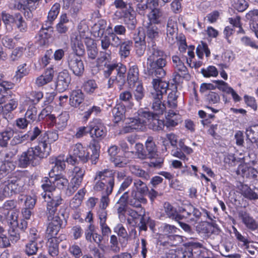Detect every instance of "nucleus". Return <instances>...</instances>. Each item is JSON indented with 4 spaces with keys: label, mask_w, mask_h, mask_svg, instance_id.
Segmentation results:
<instances>
[{
    "label": "nucleus",
    "mask_w": 258,
    "mask_h": 258,
    "mask_svg": "<svg viewBox=\"0 0 258 258\" xmlns=\"http://www.w3.org/2000/svg\"><path fill=\"white\" fill-rule=\"evenodd\" d=\"M147 69L145 73L152 77L163 78L166 75L164 68L167 61L166 54L155 42H150L147 45Z\"/></svg>",
    "instance_id": "1"
},
{
    "label": "nucleus",
    "mask_w": 258,
    "mask_h": 258,
    "mask_svg": "<svg viewBox=\"0 0 258 258\" xmlns=\"http://www.w3.org/2000/svg\"><path fill=\"white\" fill-rule=\"evenodd\" d=\"M38 145L35 147L29 148L27 151L21 154L19 159V165L22 168H26L28 165L33 166L39 165L40 160L47 157L51 151V147L45 140L38 138Z\"/></svg>",
    "instance_id": "2"
},
{
    "label": "nucleus",
    "mask_w": 258,
    "mask_h": 258,
    "mask_svg": "<svg viewBox=\"0 0 258 258\" xmlns=\"http://www.w3.org/2000/svg\"><path fill=\"white\" fill-rule=\"evenodd\" d=\"M90 135L92 138L89 147L91 150V159L92 164H96L100 156L99 142L106 136L107 129L100 119H94L89 123Z\"/></svg>",
    "instance_id": "3"
},
{
    "label": "nucleus",
    "mask_w": 258,
    "mask_h": 258,
    "mask_svg": "<svg viewBox=\"0 0 258 258\" xmlns=\"http://www.w3.org/2000/svg\"><path fill=\"white\" fill-rule=\"evenodd\" d=\"M103 71L105 78H109L108 88H111L116 86L119 90L123 89L126 80V67L121 63H105Z\"/></svg>",
    "instance_id": "4"
},
{
    "label": "nucleus",
    "mask_w": 258,
    "mask_h": 258,
    "mask_svg": "<svg viewBox=\"0 0 258 258\" xmlns=\"http://www.w3.org/2000/svg\"><path fill=\"white\" fill-rule=\"evenodd\" d=\"M94 189L102 193L111 195L115 185V172L108 169L97 171Z\"/></svg>",
    "instance_id": "5"
},
{
    "label": "nucleus",
    "mask_w": 258,
    "mask_h": 258,
    "mask_svg": "<svg viewBox=\"0 0 258 258\" xmlns=\"http://www.w3.org/2000/svg\"><path fill=\"white\" fill-rule=\"evenodd\" d=\"M49 201L47 202L46 214L48 221V226H62L67 225V220L64 216L61 215L62 219L58 216L55 215L58 207L62 204L63 199L61 196L58 195L51 198L48 195Z\"/></svg>",
    "instance_id": "6"
},
{
    "label": "nucleus",
    "mask_w": 258,
    "mask_h": 258,
    "mask_svg": "<svg viewBox=\"0 0 258 258\" xmlns=\"http://www.w3.org/2000/svg\"><path fill=\"white\" fill-rule=\"evenodd\" d=\"M103 24H101L100 23L98 25H96L95 27L98 28L97 31L94 32V35L95 37H100L101 47L102 50L106 51L110 46L113 47H118L120 44L123 42L118 36L107 33V34L104 35V28H101Z\"/></svg>",
    "instance_id": "7"
},
{
    "label": "nucleus",
    "mask_w": 258,
    "mask_h": 258,
    "mask_svg": "<svg viewBox=\"0 0 258 258\" xmlns=\"http://www.w3.org/2000/svg\"><path fill=\"white\" fill-rule=\"evenodd\" d=\"M78 160L83 163H86L89 160L92 162L91 155L86 147L81 143H77L71 147L70 157L67 158V162L71 164H75Z\"/></svg>",
    "instance_id": "8"
},
{
    "label": "nucleus",
    "mask_w": 258,
    "mask_h": 258,
    "mask_svg": "<svg viewBox=\"0 0 258 258\" xmlns=\"http://www.w3.org/2000/svg\"><path fill=\"white\" fill-rule=\"evenodd\" d=\"M172 61L173 68V81L175 84H179L184 79L190 78L187 68L178 56L173 55Z\"/></svg>",
    "instance_id": "9"
},
{
    "label": "nucleus",
    "mask_w": 258,
    "mask_h": 258,
    "mask_svg": "<svg viewBox=\"0 0 258 258\" xmlns=\"http://www.w3.org/2000/svg\"><path fill=\"white\" fill-rule=\"evenodd\" d=\"M146 151H143V145L142 144H136L138 156L139 158L144 159L147 158H155L158 156L157 149L153 138L152 137L148 138L146 142Z\"/></svg>",
    "instance_id": "10"
},
{
    "label": "nucleus",
    "mask_w": 258,
    "mask_h": 258,
    "mask_svg": "<svg viewBox=\"0 0 258 258\" xmlns=\"http://www.w3.org/2000/svg\"><path fill=\"white\" fill-rule=\"evenodd\" d=\"M66 63L69 69L76 76H82L84 72V64L80 57L74 53H68Z\"/></svg>",
    "instance_id": "11"
},
{
    "label": "nucleus",
    "mask_w": 258,
    "mask_h": 258,
    "mask_svg": "<svg viewBox=\"0 0 258 258\" xmlns=\"http://www.w3.org/2000/svg\"><path fill=\"white\" fill-rule=\"evenodd\" d=\"M125 125L122 128L121 134H127L134 132L135 131H139L143 130L145 126V121L138 117H129L125 120Z\"/></svg>",
    "instance_id": "12"
},
{
    "label": "nucleus",
    "mask_w": 258,
    "mask_h": 258,
    "mask_svg": "<svg viewBox=\"0 0 258 258\" xmlns=\"http://www.w3.org/2000/svg\"><path fill=\"white\" fill-rule=\"evenodd\" d=\"M162 78L157 77L153 79L152 84L153 89L151 92V97H163V95L166 94L169 89V83L163 81Z\"/></svg>",
    "instance_id": "13"
},
{
    "label": "nucleus",
    "mask_w": 258,
    "mask_h": 258,
    "mask_svg": "<svg viewBox=\"0 0 258 258\" xmlns=\"http://www.w3.org/2000/svg\"><path fill=\"white\" fill-rule=\"evenodd\" d=\"M25 178L23 172L19 171L13 174V176L8 180L12 192L18 193L23 191Z\"/></svg>",
    "instance_id": "14"
},
{
    "label": "nucleus",
    "mask_w": 258,
    "mask_h": 258,
    "mask_svg": "<svg viewBox=\"0 0 258 258\" xmlns=\"http://www.w3.org/2000/svg\"><path fill=\"white\" fill-rule=\"evenodd\" d=\"M122 195H126V204L134 208H141L142 204H146L147 199L142 195H140L135 190H132L130 195L129 191H125Z\"/></svg>",
    "instance_id": "15"
},
{
    "label": "nucleus",
    "mask_w": 258,
    "mask_h": 258,
    "mask_svg": "<svg viewBox=\"0 0 258 258\" xmlns=\"http://www.w3.org/2000/svg\"><path fill=\"white\" fill-rule=\"evenodd\" d=\"M122 17L128 29L131 30L135 29L137 21L133 4H129L128 9L123 12Z\"/></svg>",
    "instance_id": "16"
},
{
    "label": "nucleus",
    "mask_w": 258,
    "mask_h": 258,
    "mask_svg": "<svg viewBox=\"0 0 258 258\" xmlns=\"http://www.w3.org/2000/svg\"><path fill=\"white\" fill-rule=\"evenodd\" d=\"M126 198V195H122L116 203V205H118L117 208V212L118 218L121 223L124 224H131V219L126 217V206L127 204L125 202Z\"/></svg>",
    "instance_id": "17"
},
{
    "label": "nucleus",
    "mask_w": 258,
    "mask_h": 258,
    "mask_svg": "<svg viewBox=\"0 0 258 258\" xmlns=\"http://www.w3.org/2000/svg\"><path fill=\"white\" fill-rule=\"evenodd\" d=\"M161 31L159 28L153 23H147L144 25V34L147 38V43L155 42L159 38Z\"/></svg>",
    "instance_id": "18"
},
{
    "label": "nucleus",
    "mask_w": 258,
    "mask_h": 258,
    "mask_svg": "<svg viewBox=\"0 0 258 258\" xmlns=\"http://www.w3.org/2000/svg\"><path fill=\"white\" fill-rule=\"evenodd\" d=\"M236 174L249 179L257 180L258 171L254 168L245 164H240L236 170Z\"/></svg>",
    "instance_id": "19"
},
{
    "label": "nucleus",
    "mask_w": 258,
    "mask_h": 258,
    "mask_svg": "<svg viewBox=\"0 0 258 258\" xmlns=\"http://www.w3.org/2000/svg\"><path fill=\"white\" fill-rule=\"evenodd\" d=\"M71 81V77L69 72L66 70H63L57 76L56 89L59 92H63L69 88Z\"/></svg>",
    "instance_id": "20"
},
{
    "label": "nucleus",
    "mask_w": 258,
    "mask_h": 258,
    "mask_svg": "<svg viewBox=\"0 0 258 258\" xmlns=\"http://www.w3.org/2000/svg\"><path fill=\"white\" fill-rule=\"evenodd\" d=\"M177 22L172 18H169L166 27V41L171 45L175 43V38L177 35Z\"/></svg>",
    "instance_id": "21"
},
{
    "label": "nucleus",
    "mask_w": 258,
    "mask_h": 258,
    "mask_svg": "<svg viewBox=\"0 0 258 258\" xmlns=\"http://www.w3.org/2000/svg\"><path fill=\"white\" fill-rule=\"evenodd\" d=\"M48 177H43L41 180V187L45 192L43 196L44 198H45L46 194V192H52L55 190V183L54 182L53 175H52L51 172H49Z\"/></svg>",
    "instance_id": "22"
},
{
    "label": "nucleus",
    "mask_w": 258,
    "mask_h": 258,
    "mask_svg": "<svg viewBox=\"0 0 258 258\" xmlns=\"http://www.w3.org/2000/svg\"><path fill=\"white\" fill-rule=\"evenodd\" d=\"M84 98L85 95L81 90H74L70 96V104L72 107H78L83 103Z\"/></svg>",
    "instance_id": "23"
},
{
    "label": "nucleus",
    "mask_w": 258,
    "mask_h": 258,
    "mask_svg": "<svg viewBox=\"0 0 258 258\" xmlns=\"http://www.w3.org/2000/svg\"><path fill=\"white\" fill-rule=\"evenodd\" d=\"M126 108L122 103L117 104L112 109V112L113 116V122L118 123L125 118Z\"/></svg>",
    "instance_id": "24"
},
{
    "label": "nucleus",
    "mask_w": 258,
    "mask_h": 258,
    "mask_svg": "<svg viewBox=\"0 0 258 258\" xmlns=\"http://www.w3.org/2000/svg\"><path fill=\"white\" fill-rule=\"evenodd\" d=\"M66 161H67V158H65L63 156H59L52 159L51 163L54 165L50 171L51 174L55 172L59 173V172L63 171L66 167Z\"/></svg>",
    "instance_id": "25"
},
{
    "label": "nucleus",
    "mask_w": 258,
    "mask_h": 258,
    "mask_svg": "<svg viewBox=\"0 0 258 258\" xmlns=\"http://www.w3.org/2000/svg\"><path fill=\"white\" fill-rule=\"evenodd\" d=\"M30 71V68L26 63H24L17 67V71L14 77V80L16 83H20L21 79L28 76Z\"/></svg>",
    "instance_id": "26"
},
{
    "label": "nucleus",
    "mask_w": 258,
    "mask_h": 258,
    "mask_svg": "<svg viewBox=\"0 0 258 258\" xmlns=\"http://www.w3.org/2000/svg\"><path fill=\"white\" fill-rule=\"evenodd\" d=\"M158 7H155L153 8L150 7L151 12L148 14L147 17L149 22L148 23H153L155 24H159L161 23V18L163 16V12Z\"/></svg>",
    "instance_id": "27"
},
{
    "label": "nucleus",
    "mask_w": 258,
    "mask_h": 258,
    "mask_svg": "<svg viewBox=\"0 0 258 258\" xmlns=\"http://www.w3.org/2000/svg\"><path fill=\"white\" fill-rule=\"evenodd\" d=\"M71 48L73 52L70 53H74L78 56L81 57L84 55L85 50L84 46L81 40L76 37L71 40Z\"/></svg>",
    "instance_id": "28"
},
{
    "label": "nucleus",
    "mask_w": 258,
    "mask_h": 258,
    "mask_svg": "<svg viewBox=\"0 0 258 258\" xmlns=\"http://www.w3.org/2000/svg\"><path fill=\"white\" fill-rule=\"evenodd\" d=\"M139 71L137 65L131 66L128 70L126 80L128 84L134 85L139 80Z\"/></svg>",
    "instance_id": "29"
},
{
    "label": "nucleus",
    "mask_w": 258,
    "mask_h": 258,
    "mask_svg": "<svg viewBox=\"0 0 258 258\" xmlns=\"http://www.w3.org/2000/svg\"><path fill=\"white\" fill-rule=\"evenodd\" d=\"M164 208L169 217L177 221L180 226H189L187 224L180 222L181 220V215L176 213L173 207L169 203L165 204Z\"/></svg>",
    "instance_id": "30"
},
{
    "label": "nucleus",
    "mask_w": 258,
    "mask_h": 258,
    "mask_svg": "<svg viewBox=\"0 0 258 258\" xmlns=\"http://www.w3.org/2000/svg\"><path fill=\"white\" fill-rule=\"evenodd\" d=\"M245 134L250 144L255 143L258 148V124L247 128Z\"/></svg>",
    "instance_id": "31"
},
{
    "label": "nucleus",
    "mask_w": 258,
    "mask_h": 258,
    "mask_svg": "<svg viewBox=\"0 0 258 258\" xmlns=\"http://www.w3.org/2000/svg\"><path fill=\"white\" fill-rule=\"evenodd\" d=\"M133 47V42L129 40H124L119 46L118 54L121 58H125L130 55L131 50Z\"/></svg>",
    "instance_id": "32"
},
{
    "label": "nucleus",
    "mask_w": 258,
    "mask_h": 258,
    "mask_svg": "<svg viewBox=\"0 0 258 258\" xmlns=\"http://www.w3.org/2000/svg\"><path fill=\"white\" fill-rule=\"evenodd\" d=\"M153 100L152 108L155 115L163 114L166 109V107L161 101L163 97H151Z\"/></svg>",
    "instance_id": "33"
},
{
    "label": "nucleus",
    "mask_w": 258,
    "mask_h": 258,
    "mask_svg": "<svg viewBox=\"0 0 258 258\" xmlns=\"http://www.w3.org/2000/svg\"><path fill=\"white\" fill-rule=\"evenodd\" d=\"M47 247L49 254L52 257H58L59 254V243L57 239L48 240Z\"/></svg>",
    "instance_id": "34"
},
{
    "label": "nucleus",
    "mask_w": 258,
    "mask_h": 258,
    "mask_svg": "<svg viewBox=\"0 0 258 258\" xmlns=\"http://www.w3.org/2000/svg\"><path fill=\"white\" fill-rule=\"evenodd\" d=\"M18 105V101L14 99H12L10 100L8 103L3 106V116L4 118L6 119L11 118L10 113L17 107Z\"/></svg>",
    "instance_id": "35"
},
{
    "label": "nucleus",
    "mask_w": 258,
    "mask_h": 258,
    "mask_svg": "<svg viewBox=\"0 0 258 258\" xmlns=\"http://www.w3.org/2000/svg\"><path fill=\"white\" fill-rule=\"evenodd\" d=\"M241 194L249 200L258 199V194L254 192L246 184H241L240 188Z\"/></svg>",
    "instance_id": "36"
},
{
    "label": "nucleus",
    "mask_w": 258,
    "mask_h": 258,
    "mask_svg": "<svg viewBox=\"0 0 258 258\" xmlns=\"http://www.w3.org/2000/svg\"><path fill=\"white\" fill-rule=\"evenodd\" d=\"M14 131L11 128H7L0 132V147H6L9 141L13 137Z\"/></svg>",
    "instance_id": "37"
},
{
    "label": "nucleus",
    "mask_w": 258,
    "mask_h": 258,
    "mask_svg": "<svg viewBox=\"0 0 258 258\" xmlns=\"http://www.w3.org/2000/svg\"><path fill=\"white\" fill-rule=\"evenodd\" d=\"M54 182L55 183V188H57L60 189L66 188L67 185H69V180L63 175L56 173L53 176Z\"/></svg>",
    "instance_id": "38"
},
{
    "label": "nucleus",
    "mask_w": 258,
    "mask_h": 258,
    "mask_svg": "<svg viewBox=\"0 0 258 258\" xmlns=\"http://www.w3.org/2000/svg\"><path fill=\"white\" fill-rule=\"evenodd\" d=\"M134 186L135 189H133V190H135L136 192L137 191L140 195L145 197V196L148 194L149 190L148 187L146 183L143 181L139 179H135Z\"/></svg>",
    "instance_id": "39"
},
{
    "label": "nucleus",
    "mask_w": 258,
    "mask_h": 258,
    "mask_svg": "<svg viewBox=\"0 0 258 258\" xmlns=\"http://www.w3.org/2000/svg\"><path fill=\"white\" fill-rule=\"evenodd\" d=\"M27 227H9L8 234L10 240L12 242H16L20 238V231H24Z\"/></svg>",
    "instance_id": "40"
},
{
    "label": "nucleus",
    "mask_w": 258,
    "mask_h": 258,
    "mask_svg": "<svg viewBox=\"0 0 258 258\" xmlns=\"http://www.w3.org/2000/svg\"><path fill=\"white\" fill-rule=\"evenodd\" d=\"M185 145L182 140H180L178 143V147L175 150L172 151V155L177 158L184 161H187L188 160L185 154L182 152V149L185 147Z\"/></svg>",
    "instance_id": "41"
},
{
    "label": "nucleus",
    "mask_w": 258,
    "mask_h": 258,
    "mask_svg": "<svg viewBox=\"0 0 258 258\" xmlns=\"http://www.w3.org/2000/svg\"><path fill=\"white\" fill-rule=\"evenodd\" d=\"M165 126L164 121L158 118L157 115H155L149 122V127L154 131H159L163 130Z\"/></svg>",
    "instance_id": "42"
},
{
    "label": "nucleus",
    "mask_w": 258,
    "mask_h": 258,
    "mask_svg": "<svg viewBox=\"0 0 258 258\" xmlns=\"http://www.w3.org/2000/svg\"><path fill=\"white\" fill-rule=\"evenodd\" d=\"M43 140H45L48 145L54 142L58 139V134L57 131L52 130L44 133L40 137Z\"/></svg>",
    "instance_id": "43"
},
{
    "label": "nucleus",
    "mask_w": 258,
    "mask_h": 258,
    "mask_svg": "<svg viewBox=\"0 0 258 258\" xmlns=\"http://www.w3.org/2000/svg\"><path fill=\"white\" fill-rule=\"evenodd\" d=\"M83 88L86 93L91 95L98 89V86L94 80L90 79L84 83Z\"/></svg>",
    "instance_id": "44"
},
{
    "label": "nucleus",
    "mask_w": 258,
    "mask_h": 258,
    "mask_svg": "<svg viewBox=\"0 0 258 258\" xmlns=\"http://www.w3.org/2000/svg\"><path fill=\"white\" fill-rule=\"evenodd\" d=\"M196 53L200 59H202L204 56V53H205L206 57H209L210 55L211 52L208 48V46L206 42L201 41V44H199L196 49Z\"/></svg>",
    "instance_id": "45"
},
{
    "label": "nucleus",
    "mask_w": 258,
    "mask_h": 258,
    "mask_svg": "<svg viewBox=\"0 0 258 258\" xmlns=\"http://www.w3.org/2000/svg\"><path fill=\"white\" fill-rule=\"evenodd\" d=\"M53 32V30L41 28L38 32L36 37L40 41V43L44 44L46 41L51 37Z\"/></svg>",
    "instance_id": "46"
},
{
    "label": "nucleus",
    "mask_w": 258,
    "mask_h": 258,
    "mask_svg": "<svg viewBox=\"0 0 258 258\" xmlns=\"http://www.w3.org/2000/svg\"><path fill=\"white\" fill-rule=\"evenodd\" d=\"M25 117L31 122L37 121V109L34 105H30L28 107L25 114Z\"/></svg>",
    "instance_id": "47"
},
{
    "label": "nucleus",
    "mask_w": 258,
    "mask_h": 258,
    "mask_svg": "<svg viewBox=\"0 0 258 258\" xmlns=\"http://www.w3.org/2000/svg\"><path fill=\"white\" fill-rule=\"evenodd\" d=\"M145 91L142 83H139L133 91V95L135 99L139 103L141 104V101L145 97Z\"/></svg>",
    "instance_id": "48"
},
{
    "label": "nucleus",
    "mask_w": 258,
    "mask_h": 258,
    "mask_svg": "<svg viewBox=\"0 0 258 258\" xmlns=\"http://www.w3.org/2000/svg\"><path fill=\"white\" fill-rule=\"evenodd\" d=\"M232 7L237 11L242 12L248 6L247 2L245 0H230Z\"/></svg>",
    "instance_id": "49"
},
{
    "label": "nucleus",
    "mask_w": 258,
    "mask_h": 258,
    "mask_svg": "<svg viewBox=\"0 0 258 258\" xmlns=\"http://www.w3.org/2000/svg\"><path fill=\"white\" fill-rule=\"evenodd\" d=\"M87 51L88 58L95 59L98 54V50L96 44L93 41H90L87 44Z\"/></svg>",
    "instance_id": "50"
},
{
    "label": "nucleus",
    "mask_w": 258,
    "mask_h": 258,
    "mask_svg": "<svg viewBox=\"0 0 258 258\" xmlns=\"http://www.w3.org/2000/svg\"><path fill=\"white\" fill-rule=\"evenodd\" d=\"M238 216L246 226H256L255 220L246 212L239 211Z\"/></svg>",
    "instance_id": "51"
},
{
    "label": "nucleus",
    "mask_w": 258,
    "mask_h": 258,
    "mask_svg": "<svg viewBox=\"0 0 258 258\" xmlns=\"http://www.w3.org/2000/svg\"><path fill=\"white\" fill-rule=\"evenodd\" d=\"M178 92L176 89L169 93L167 97V103L169 107L175 108L177 106Z\"/></svg>",
    "instance_id": "52"
},
{
    "label": "nucleus",
    "mask_w": 258,
    "mask_h": 258,
    "mask_svg": "<svg viewBox=\"0 0 258 258\" xmlns=\"http://www.w3.org/2000/svg\"><path fill=\"white\" fill-rule=\"evenodd\" d=\"M246 18L249 20L250 27H257L258 26V10L249 11L246 15Z\"/></svg>",
    "instance_id": "53"
},
{
    "label": "nucleus",
    "mask_w": 258,
    "mask_h": 258,
    "mask_svg": "<svg viewBox=\"0 0 258 258\" xmlns=\"http://www.w3.org/2000/svg\"><path fill=\"white\" fill-rule=\"evenodd\" d=\"M131 172L137 176L143 178L145 180H148L150 177L149 174L139 166L131 165L130 167Z\"/></svg>",
    "instance_id": "54"
},
{
    "label": "nucleus",
    "mask_w": 258,
    "mask_h": 258,
    "mask_svg": "<svg viewBox=\"0 0 258 258\" xmlns=\"http://www.w3.org/2000/svg\"><path fill=\"white\" fill-rule=\"evenodd\" d=\"M201 73L204 77L210 78L211 77H217L218 75V71L217 68L213 66H210L207 68H203L201 70Z\"/></svg>",
    "instance_id": "55"
},
{
    "label": "nucleus",
    "mask_w": 258,
    "mask_h": 258,
    "mask_svg": "<svg viewBox=\"0 0 258 258\" xmlns=\"http://www.w3.org/2000/svg\"><path fill=\"white\" fill-rule=\"evenodd\" d=\"M133 181V178L130 176L126 177L124 180L121 182L119 187V189L116 193V196L121 194L122 192H124L125 190L128 188L132 184Z\"/></svg>",
    "instance_id": "56"
},
{
    "label": "nucleus",
    "mask_w": 258,
    "mask_h": 258,
    "mask_svg": "<svg viewBox=\"0 0 258 258\" xmlns=\"http://www.w3.org/2000/svg\"><path fill=\"white\" fill-rule=\"evenodd\" d=\"M60 227H47L45 231V238L48 240L57 239L56 236L59 231Z\"/></svg>",
    "instance_id": "57"
},
{
    "label": "nucleus",
    "mask_w": 258,
    "mask_h": 258,
    "mask_svg": "<svg viewBox=\"0 0 258 258\" xmlns=\"http://www.w3.org/2000/svg\"><path fill=\"white\" fill-rule=\"evenodd\" d=\"M37 250V244L35 241L30 240L25 246V252L28 255L36 254Z\"/></svg>",
    "instance_id": "58"
},
{
    "label": "nucleus",
    "mask_w": 258,
    "mask_h": 258,
    "mask_svg": "<svg viewBox=\"0 0 258 258\" xmlns=\"http://www.w3.org/2000/svg\"><path fill=\"white\" fill-rule=\"evenodd\" d=\"M138 113L139 119L142 118L145 121V125L147 123V121L149 122L155 116L153 112L143 109L139 110Z\"/></svg>",
    "instance_id": "59"
},
{
    "label": "nucleus",
    "mask_w": 258,
    "mask_h": 258,
    "mask_svg": "<svg viewBox=\"0 0 258 258\" xmlns=\"http://www.w3.org/2000/svg\"><path fill=\"white\" fill-rule=\"evenodd\" d=\"M232 227L235 236L238 241V245L240 247H242L243 246H245L246 244H247L248 242L249 241L248 239L245 236L242 235L239 231H238L235 227Z\"/></svg>",
    "instance_id": "60"
},
{
    "label": "nucleus",
    "mask_w": 258,
    "mask_h": 258,
    "mask_svg": "<svg viewBox=\"0 0 258 258\" xmlns=\"http://www.w3.org/2000/svg\"><path fill=\"white\" fill-rule=\"evenodd\" d=\"M101 111V108L99 106L94 105L91 106L83 113V119L84 121H87L92 114L97 115L100 113Z\"/></svg>",
    "instance_id": "61"
},
{
    "label": "nucleus",
    "mask_w": 258,
    "mask_h": 258,
    "mask_svg": "<svg viewBox=\"0 0 258 258\" xmlns=\"http://www.w3.org/2000/svg\"><path fill=\"white\" fill-rule=\"evenodd\" d=\"M26 50V48L23 47H18L15 48L12 52L10 56V60L12 61H15L18 60L21 58L24 51Z\"/></svg>",
    "instance_id": "62"
},
{
    "label": "nucleus",
    "mask_w": 258,
    "mask_h": 258,
    "mask_svg": "<svg viewBox=\"0 0 258 258\" xmlns=\"http://www.w3.org/2000/svg\"><path fill=\"white\" fill-rule=\"evenodd\" d=\"M119 98L122 102H128L131 107H132L134 105L132 101L133 100V94L130 91L126 90L121 92Z\"/></svg>",
    "instance_id": "63"
},
{
    "label": "nucleus",
    "mask_w": 258,
    "mask_h": 258,
    "mask_svg": "<svg viewBox=\"0 0 258 258\" xmlns=\"http://www.w3.org/2000/svg\"><path fill=\"white\" fill-rule=\"evenodd\" d=\"M167 243L171 246H176L182 242V238L181 236L177 234H173L169 235L167 237Z\"/></svg>",
    "instance_id": "64"
}]
</instances>
